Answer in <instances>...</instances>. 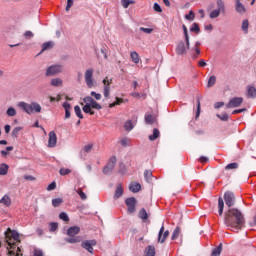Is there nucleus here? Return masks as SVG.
Here are the masks:
<instances>
[{
	"label": "nucleus",
	"instance_id": "1",
	"mask_svg": "<svg viewBox=\"0 0 256 256\" xmlns=\"http://www.w3.org/2000/svg\"><path fill=\"white\" fill-rule=\"evenodd\" d=\"M5 239L7 243V250L9 256H19V253H21V248L17 246V243H21V240L19 239V232L17 231H11V228H8V230L5 232Z\"/></svg>",
	"mask_w": 256,
	"mask_h": 256
},
{
	"label": "nucleus",
	"instance_id": "2",
	"mask_svg": "<svg viewBox=\"0 0 256 256\" xmlns=\"http://www.w3.org/2000/svg\"><path fill=\"white\" fill-rule=\"evenodd\" d=\"M224 221L227 227H232L233 229H241V227H243V223H245V218L239 209L230 208L226 213Z\"/></svg>",
	"mask_w": 256,
	"mask_h": 256
},
{
	"label": "nucleus",
	"instance_id": "3",
	"mask_svg": "<svg viewBox=\"0 0 256 256\" xmlns=\"http://www.w3.org/2000/svg\"><path fill=\"white\" fill-rule=\"evenodd\" d=\"M18 107L28 115H31L32 113H41V105L37 102H32L31 104L27 102H19Z\"/></svg>",
	"mask_w": 256,
	"mask_h": 256
},
{
	"label": "nucleus",
	"instance_id": "4",
	"mask_svg": "<svg viewBox=\"0 0 256 256\" xmlns=\"http://www.w3.org/2000/svg\"><path fill=\"white\" fill-rule=\"evenodd\" d=\"M217 9L210 12V19H217L221 13H225V2L223 0H216Z\"/></svg>",
	"mask_w": 256,
	"mask_h": 256
},
{
	"label": "nucleus",
	"instance_id": "5",
	"mask_svg": "<svg viewBox=\"0 0 256 256\" xmlns=\"http://www.w3.org/2000/svg\"><path fill=\"white\" fill-rule=\"evenodd\" d=\"M63 72V65L61 64H54L47 68L46 70V77H53V75H57Z\"/></svg>",
	"mask_w": 256,
	"mask_h": 256
},
{
	"label": "nucleus",
	"instance_id": "6",
	"mask_svg": "<svg viewBox=\"0 0 256 256\" xmlns=\"http://www.w3.org/2000/svg\"><path fill=\"white\" fill-rule=\"evenodd\" d=\"M85 83L88 89H93L95 87V79H93V69H87L84 74Z\"/></svg>",
	"mask_w": 256,
	"mask_h": 256
},
{
	"label": "nucleus",
	"instance_id": "7",
	"mask_svg": "<svg viewBox=\"0 0 256 256\" xmlns=\"http://www.w3.org/2000/svg\"><path fill=\"white\" fill-rule=\"evenodd\" d=\"M102 83H103V95L106 99H109L111 95V84L113 83V79H109V77H105Z\"/></svg>",
	"mask_w": 256,
	"mask_h": 256
},
{
	"label": "nucleus",
	"instance_id": "8",
	"mask_svg": "<svg viewBox=\"0 0 256 256\" xmlns=\"http://www.w3.org/2000/svg\"><path fill=\"white\" fill-rule=\"evenodd\" d=\"M243 104V97H233L226 104V109H235L237 107H241Z\"/></svg>",
	"mask_w": 256,
	"mask_h": 256
},
{
	"label": "nucleus",
	"instance_id": "9",
	"mask_svg": "<svg viewBox=\"0 0 256 256\" xmlns=\"http://www.w3.org/2000/svg\"><path fill=\"white\" fill-rule=\"evenodd\" d=\"M116 163H117V157L112 156V157L109 159L107 165L103 168V173H104V175H109V173H111V171H112L113 169H115Z\"/></svg>",
	"mask_w": 256,
	"mask_h": 256
},
{
	"label": "nucleus",
	"instance_id": "10",
	"mask_svg": "<svg viewBox=\"0 0 256 256\" xmlns=\"http://www.w3.org/2000/svg\"><path fill=\"white\" fill-rule=\"evenodd\" d=\"M224 201L227 207H233L235 205V194L231 191L225 192Z\"/></svg>",
	"mask_w": 256,
	"mask_h": 256
},
{
	"label": "nucleus",
	"instance_id": "11",
	"mask_svg": "<svg viewBox=\"0 0 256 256\" xmlns=\"http://www.w3.org/2000/svg\"><path fill=\"white\" fill-rule=\"evenodd\" d=\"M125 203H126V206H127V209H128V213H134L136 211V205H137V199H135V197H130V198H127L125 200Z\"/></svg>",
	"mask_w": 256,
	"mask_h": 256
},
{
	"label": "nucleus",
	"instance_id": "12",
	"mask_svg": "<svg viewBox=\"0 0 256 256\" xmlns=\"http://www.w3.org/2000/svg\"><path fill=\"white\" fill-rule=\"evenodd\" d=\"M95 245H97V240H86L82 242L81 247L86 249L88 253H93V247H95Z\"/></svg>",
	"mask_w": 256,
	"mask_h": 256
},
{
	"label": "nucleus",
	"instance_id": "13",
	"mask_svg": "<svg viewBox=\"0 0 256 256\" xmlns=\"http://www.w3.org/2000/svg\"><path fill=\"white\" fill-rule=\"evenodd\" d=\"M167 237H169V230L165 231V226L162 225L158 233V242L163 243Z\"/></svg>",
	"mask_w": 256,
	"mask_h": 256
},
{
	"label": "nucleus",
	"instance_id": "14",
	"mask_svg": "<svg viewBox=\"0 0 256 256\" xmlns=\"http://www.w3.org/2000/svg\"><path fill=\"white\" fill-rule=\"evenodd\" d=\"M57 145V134L55 131L49 132L48 147L53 148Z\"/></svg>",
	"mask_w": 256,
	"mask_h": 256
},
{
	"label": "nucleus",
	"instance_id": "15",
	"mask_svg": "<svg viewBox=\"0 0 256 256\" xmlns=\"http://www.w3.org/2000/svg\"><path fill=\"white\" fill-rule=\"evenodd\" d=\"M187 49H189L187 47V44H185V42L181 41V42H179V44L176 47V53H177V55H185Z\"/></svg>",
	"mask_w": 256,
	"mask_h": 256
},
{
	"label": "nucleus",
	"instance_id": "16",
	"mask_svg": "<svg viewBox=\"0 0 256 256\" xmlns=\"http://www.w3.org/2000/svg\"><path fill=\"white\" fill-rule=\"evenodd\" d=\"M235 11L236 13H240V15H243V13H245V5L241 3V0H235Z\"/></svg>",
	"mask_w": 256,
	"mask_h": 256
},
{
	"label": "nucleus",
	"instance_id": "17",
	"mask_svg": "<svg viewBox=\"0 0 256 256\" xmlns=\"http://www.w3.org/2000/svg\"><path fill=\"white\" fill-rule=\"evenodd\" d=\"M80 231H81L80 227H78V226H71L67 230V235L69 237H75V235H79Z\"/></svg>",
	"mask_w": 256,
	"mask_h": 256
},
{
	"label": "nucleus",
	"instance_id": "18",
	"mask_svg": "<svg viewBox=\"0 0 256 256\" xmlns=\"http://www.w3.org/2000/svg\"><path fill=\"white\" fill-rule=\"evenodd\" d=\"M246 96L248 99H255L256 97V88L253 86H247Z\"/></svg>",
	"mask_w": 256,
	"mask_h": 256
},
{
	"label": "nucleus",
	"instance_id": "19",
	"mask_svg": "<svg viewBox=\"0 0 256 256\" xmlns=\"http://www.w3.org/2000/svg\"><path fill=\"white\" fill-rule=\"evenodd\" d=\"M62 107L65 111V119H69L71 117V104H69V102H64Z\"/></svg>",
	"mask_w": 256,
	"mask_h": 256
},
{
	"label": "nucleus",
	"instance_id": "20",
	"mask_svg": "<svg viewBox=\"0 0 256 256\" xmlns=\"http://www.w3.org/2000/svg\"><path fill=\"white\" fill-rule=\"evenodd\" d=\"M129 190L132 193H139V191H141V184L137 183V182H132L129 186Z\"/></svg>",
	"mask_w": 256,
	"mask_h": 256
},
{
	"label": "nucleus",
	"instance_id": "21",
	"mask_svg": "<svg viewBox=\"0 0 256 256\" xmlns=\"http://www.w3.org/2000/svg\"><path fill=\"white\" fill-rule=\"evenodd\" d=\"M0 204L5 205V207H11V197L4 195L2 199H0Z\"/></svg>",
	"mask_w": 256,
	"mask_h": 256
},
{
	"label": "nucleus",
	"instance_id": "22",
	"mask_svg": "<svg viewBox=\"0 0 256 256\" xmlns=\"http://www.w3.org/2000/svg\"><path fill=\"white\" fill-rule=\"evenodd\" d=\"M65 241L67 243H71V244H73V243H81L82 238H81V236H75V237L74 236H70V238H66Z\"/></svg>",
	"mask_w": 256,
	"mask_h": 256
},
{
	"label": "nucleus",
	"instance_id": "23",
	"mask_svg": "<svg viewBox=\"0 0 256 256\" xmlns=\"http://www.w3.org/2000/svg\"><path fill=\"white\" fill-rule=\"evenodd\" d=\"M183 33H184V39L186 41L187 47H191V43L189 42V32L187 30V26L182 25Z\"/></svg>",
	"mask_w": 256,
	"mask_h": 256
},
{
	"label": "nucleus",
	"instance_id": "24",
	"mask_svg": "<svg viewBox=\"0 0 256 256\" xmlns=\"http://www.w3.org/2000/svg\"><path fill=\"white\" fill-rule=\"evenodd\" d=\"M120 197H123V186H121V184H119L116 187V191L114 194V199H119Z\"/></svg>",
	"mask_w": 256,
	"mask_h": 256
},
{
	"label": "nucleus",
	"instance_id": "25",
	"mask_svg": "<svg viewBox=\"0 0 256 256\" xmlns=\"http://www.w3.org/2000/svg\"><path fill=\"white\" fill-rule=\"evenodd\" d=\"M138 217H139V219H142V221H147V219H149V215L147 214V210H145V208H142L139 211Z\"/></svg>",
	"mask_w": 256,
	"mask_h": 256
},
{
	"label": "nucleus",
	"instance_id": "26",
	"mask_svg": "<svg viewBox=\"0 0 256 256\" xmlns=\"http://www.w3.org/2000/svg\"><path fill=\"white\" fill-rule=\"evenodd\" d=\"M241 29H242L243 33H245V35H247L249 33V20L244 19L242 21Z\"/></svg>",
	"mask_w": 256,
	"mask_h": 256
},
{
	"label": "nucleus",
	"instance_id": "27",
	"mask_svg": "<svg viewBox=\"0 0 256 256\" xmlns=\"http://www.w3.org/2000/svg\"><path fill=\"white\" fill-rule=\"evenodd\" d=\"M130 57L133 63H135L136 65L139 63V61H141V58H139V53L133 51L130 53Z\"/></svg>",
	"mask_w": 256,
	"mask_h": 256
},
{
	"label": "nucleus",
	"instance_id": "28",
	"mask_svg": "<svg viewBox=\"0 0 256 256\" xmlns=\"http://www.w3.org/2000/svg\"><path fill=\"white\" fill-rule=\"evenodd\" d=\"M159 135H161V133L159 132V129L154 128V129H153V134L150 135V136L148 137V139H149L150 141H155L156 139H159Z\"/></svg>",
	"mask_w": 256,
	"mask_h": 256
},
{
	"label": "nucleus",
	"instance_id": "29",
	"mask_svg": "<svg viewBox=\"0 0 256 256\" xmlns=\"http://www.w3.org/2000/svg\"><path fill=\"white\" fill-rule=\"evenodd\" d=\"M144 179L147 183H151V180L153 179V172L151 170H145Z\"/></svg>",
	"mask_w": 256,
	"mask_h": 256
},
{
	"label": "nucleus",
	"instance_id": "30",
	"mask_svg": "<svg viewBox=\"0 0 256 256\" xmlns=\"http://www.w3.org/2000/svg\"><path fill=\"white\" fill-rule=\"evenodd\" d=\"M221 251H223V244H219L216 248L212 250V256H219L221 255Z\"/></svg>",
	"mask_w": 256,
	"mask_h": 256
},
{
	"label": "nucleus",
	"instance_id": "31",
	"mask_svg": "<svg viewBox=\"0 0 256 256\" xmlns=\"http://www.w3.org/2000/svg\"><path fill=\"white\" fill-rule=\"evenodd\" d=\"M225 207V202L223 201V198L219 197L218 198V213L219 215H223V209Z\"/></svg>",
	"mask_w": 256,
	"mask_h": 256
},
{
	"label": "nucleus",
	"instance_id": "32",
	"mask_svg": "<svg viewBox=\"0 0 256 256\" xmlns=\"http://www.w3.org/2000/svg\"><path fill=\"white\" fill-rule=\"evenodd\" d=\"M52 87H61L63 85V80L61 78H54L51 80Z\"/></svg>",
	"mask_w": 256,
	"mask_h": 256
},
{
	"label": "nucleus",
	"instance_id": "33",
	"mask_svg": "<svg viewBox=\"0 0 256 256\" xmlns=\"http://www.w3.org/2000/svg\"><path fill=\"white\" fill-rule=\"evenodd\" d=\"M145 123L147 125H153L155 123V117L151 114H145Z\"/></svg>",
	"mask_w": 256,
	"mask_h": 256
},
{
	"label": "nucleus",
	"instance_id": "34",
	"mask_svg": "<svg viewBox=\"0 0 256 256\" xmlns=\"http://www.w3.org/2000/svg\"><path fill=\"white\" fill-rule=\"evenodd\" d=\"M8 172H9V165L2 163L0 165V175H7Z\"/></svg>",
	"mask_w": 256,
	"mask_h": 256
},
{
	"label": "nucleus",
	"instance_id": "35",
	"mask_svg": "<svg viewBox=\"0 0 256 256\" xmlns=\"http://www.w3.org/2000/svg\"><path fill=\"white\" fill-rule=\"evenodd\" d=\"M134 127H135V124H133V121L131 120L126 121L124 124V129L126 131H133Z\"/></svg>",
	"mask_w": 256,
	"mask_h": 256
},
{
	"label": "nucleus",
	"instance_id": "36",
	"mask_svg": "<svg viewBox=\"0 0 256 256\" xmlns=\"http://www.w3.org/2000/svg\"><path fill=\"white\" fill-rule=\"evenodd\" d=\"M120 145L122 147H129L131 145V139L125 137L120 140Z\"/></svg>",
	"mask_w": 256,
	"mask_h": 256
},
{
	"label": "nucleus",
	"instance_id": "37",
	"mask_svg": "<svg viewBox=\"0 0 256 256\" xmlns=\"http://www.w3.org/2000/svg\"><path fill=\"white\" fill-rule=\"evenodd\" d=\"M57 229H59V224L57 222H51L49 224L50 233H55V231H57Z\"/></svg>",
	"mask_w": 256,
	"mask_h": 256
},
{
	"label": "nucleus",
	"instance_id": "38",
	"mask_svg": "<svg viewBox=\"0 0 256 256\" xmlns=\"http://www.w3.org/2000/svg\"><path fill=\"white\" fill-rule=\"evenodd\" d=\"M121 4L124 7V9H128L129 5H135L134 0H121Z\"/></svg>",
	"mask_w": 256,
	"mask_h": 256
},
{
	"label": "nucleus",
	"instance_id": "39",
	"mask_svg": "<svg viewBox=\"0 0 256 256\" xmlns=\"http://www.w3.org/2000/svg\"><path fill=\"white\" fill-rule=\"evenodd\" d=\"M145 256H155V247L154 246H148L146 248Z\"/></svg>",
	"mask_w": 256,
	"mask_h": 256
},
{
	"label": "nucleus",
	"instance_id": "40",
	"mask_svg": "<svg viewBox=\"0 0 256 256\" xmlns=\"http://www.w3.org/2000/svg\"><path fill=\"white\" fill-rule=\"evenodd\" d=\"M63 204V198H55L52 200L53 207H61Z\"/></svg>",
	"mask_w": 256,
	"mask_h": 256
},
{
	"label": "nucleus",
	"instance_id": "41",
	"mask_svg": "<svg viewBox=\"0 0 256 256\" xmlns=\"http://www.w3.org/2000/svg\"><path fill=\"white\" fill-rule=\"evenodd\" d=\"M181 233V228L176 227L172 233V241H175V239H177L179 237V234Z\"/></svg>",
	"mask_w": 256,
	"mask_h": 256
},
{
	"label": "nucleus",
	"instance_id": "42",
	"mask_svg": "<svg viewBox=\"0 0 256 256\" xmlns=\"http://www.w3.org/2000/svg\"><path fill=\"white\" fill-rule=\"evenodd\" d=\"M82 109L84 113H88L89 115H95V111H93L91 106L89 105H84Z\"/></svg>",
	"mask_w": 256,
	"mask_h": 256
},
{
	"label": "nucleus",
	"instance_id": "43",
	"mask_svg": "<svg viewBox=\"0 0 256 256\" xmlns=\"http://www.w3.org/2000/svg\"><path fill=\"white\" fill-rule=\"evenodd\" d=\"M6 114L8 115V117H15L17 115V111L15 110V108L10 107L7 109Z\"/></svg>",
	"mask_w": 256,
	"mask_h": 256
},
{
	"label": "nucleus",
	"instance_id": "44",
	"mask_svg": "<svg viewBox=\"0 0 256 256\" xmlns=\"http://www.w3.org/2000/svg\"><path fill=\"white\" fill-rule=\"evenodd\" d=\"M217 82V77L215 76H210L208 83H207V87H213V85H215V83Z\"/></svg>",
	"mask_w": 256,
	"mask_h": 256
},
{
	"label": "nucleus",
	"instance_id": "45",
	"mask_svg": "<svg viewBox=\"0 0 256 256\" xmlns=\"http://www.w3.org/2000/svg\"><path fill=\"white\" fill-rule=\"evenodd\" d=\"M75 115L78 116L79 119H83V114L81 113V107L78 105L74 107Z\"/></svg>",
	"mask_w": 256,
	"mask_h": 256
},
{
	"label": "nucleus",
	"instance_id": "46",
	"mask_svg": "<svg viewBox=\"0 0 256 256\" xmlns=\"http://www.w3.org/2000/svg\"><path fill=\"white\" fill-rule=\"evenodd\" d=\"M190 31L192 33H199L201 31L200 28H199V24L193 23L191 28H190Z\"/></svg>",
	"mask_w": 256,
	"mask_h": 256
},
{
	"label": "nucleus",
	"instance_id": "47",
	"mask_svg": "<svg viewBox=\"0 0 256 256\" xmlns=\"http://www.w3.org/2000/svg\"><path fill=\"white\" fill-rule=\"evenodd\" d=\"M54 43L49 41L42 45V51H47V49H51L53 47Z\"/></svg>",
	"mask_w": 256,
	"mask_h": 256
},
{
	"label": "nucleus",
	"instance_id": "48",
	"mask_svg": "<svg viewBox=\"0 0 256 256\" xmlns=\"http://www.w3.org/2000/svg\"><path fill=\"white\" fill-rule=\"evenodd\" d=\"M90 107H91L92 109H97L98 111L101 110V109H103V107L101 106V104H99V103H98L97 101H95V100L91 103Z\"/></svg>",
	"mask_w": 256,
	"mask_h": 256
},
{
	"label": "nucleus",
	"instance_id": "49",
	"mask_svg": "<svg viewBox=\"0 0 256 256\" xmlns=\"http://www.w3.org/2000/svg\"><path fill=\"white\" fill-rule=\"evenodd\" d=\"M93 101H95V100L91 96H86L83 99V102L85 103V105H89V106H91Z\"/></svg>",
	"mask_w": 256,
	"mask_h": 256
},
{
	"label": "nucleus",
	"instance_id": "50",
	"mask_svg": "<svg viewBox=\"0 0 256 256\" xmlns=\"http://www.w3.org/2000/svg\"><path fill=\"white\" fill-rule=\"evenodd\" d=\"M76 193L79 194V197L82 199V201H85L87 199V194H85L82 189L76 190Z\"/></svg>",
	"mask_w": 256,
	"mask_h": 256
},
{
	"label": "nucleus",
	"instance_id": "51",
	"mask_svg": "<svg viewBox=\"0 0 256 256\" xmlns=\"http://www.w3.org/2000/svg\"><path fill=\"white\" fill-rule=\"evenodd\" d=\"M216 117H218V119H220L221 121L229 120V115L227 113L217 114Z\"/></svg>",
	"mask_w": 256,
	"mask_h": 256
},
{
	"label": "nucleus",
	"instance_id": "52",
	"mask_svg": "<svg viewBox=\"0 0 256 256\" xmlns=\"http://www.w3.org/2000/svg\"><path fill=\"white\" fill-rule=\"evenodd\" d=\"M23 129V127H15L12 130V137H19V131H21Z\"/></svg>",
	"mask_w": 256,
	"mask_h": 256
},
{
	"label": "nucleus",
	"instance_id": "53",
	"mask_svg": "<svg viewBox=\"0 0 256 256\" xmlns=\"http://www.w3.org/2000/svg\"><path fill=\"white\" fill-rule=\"evenodd\" d=\"M201 115V100L197 98V110H196V118Z\"/></svg>",
	"mask_w": 256,
	"mask_h": 256
},
{
	"label": "nucleus",
	"instance_id": "54",
	"mask_svg": "<svg viewBox=\"0 0 256 256\" xmlns=\"http://www.w3.org/2000/svg\"><path fill=\"white\" fill-rule=\"evenodd\" d=\"M59 173L62 176L69 175V173H71V169H69V168H61L59 170Z\"/></svg>",
	"mask_w": 256,
	"mask_h": 256
},
{
	"label": "nucleus",
	"instance_id": "55",
	"mask_svg": "<svg viewBox=\"0 0 256 256\" xmlns=\"http://www.w3.org/2000/svg\"><path fill=\"white\" fill-rule=\"evenodd\" d=\"M92 150H93V144H87L83 148L84 153H91Z\"/></svg>",
	"mask_w": 256,
	"mask_h": 256
},
{
	"label": "nucleus",
	"instance_id": "56",
	"mask_svg": "<svg viewBox=\"0 0 256 256\" xmlns=\"http://www.w3.org/2000/svg\"><path fill=\"white\" fill-rule=\"evenodd\" d=\"M239 167V164L237 162H233L230 163L228 165H226L225 169L229 170V169H237Z\"/></svg>",
	"mask_w": 256,
	"mask_h": 256
},
{
	"label": "nucleus",
	"instance_id": "57",
	"mask_svg": "<svg viewBox=\"0 0 256 256\" xmlns=\"http://www.w3.org/2000/svg\"><path fill=\"white\" fill-rule=\"evenodd\" d=\"M59 219H61L62 221H69V216L67 215V213H65V212H61L60 214H59Z\"/></svg>",
	"mask_w": 256,
	"mask_h": 256
},
{
	"label": "nucleus",
	"instance_id": "58",
	"mask_svg": "<svg viewBox=\"0 0 256 256\" xmlns=\"http://www.w3.org/2000/svg\"><path fill=\"white\" fill-rule=\"evenodd\" d=\"M185 19H187L188 21H193V19H195V13H193V11H190L188 14L185 15Z\"/></svg>",
	"mask_w": 256,
	"mask_h": 256
},
{
	"label": "nucleus",
	"instance_id": "59",
	"mask_svg": "<svg viewBox=\"0 0 256 256\" xmlns=\"http://www.w3.org/2000/svg\"><path fill=\"white\" fill-rule=\"evenodd\" d=\"M90 95H91V97H94V99H96V101H101V94H99V93H97V92H95V91H92L91 93H90Z\"/></svg>",
	"mask_w": 256,
	"mask_h": 256
},
{
	"label": "nucleus",
	"instance_id": "60",
	"mask_svg": "<svg viewBox=\"0 0 256 256\" xmlns=\"http://www.w3.org/2000/svg\"><path fill=\"white\" fill-rule=\"evenodd\" d=\"M153 9L156 11V13H163V9H161L159 3H154Z\"/></svg>",
	"mask_w": 256,
	"mask_h": 256
},
{
	"label": "nucleus",
	"instance_id": "61",
	"mask_svg": "<svg viewBox=\"0 0 256 256\" xmlns=\"http://www.w3.org/2000/svg\"><path fill=\"white\" fill-rule=\"evenodd\" d=\"M140 31H142L143 33H147L148 35H150V33H153L152 28L140 27Z\"/></svg>",
	"mask_w": 256,
	"mask_h": 256
},
{
	"label": "nucleus",
	"instance_id": "62",
	"mask_svg": "<svg viewBox=\"0 0 256 256\" xmlns=\"http://www.w3.org/2000/svg\"><path fill=\"white\" fill-rule=\"evenodd\" d=\"M56 187H57V184H56L55 182H52V183H50V184L48 185L47 191H53V190L56 189Z\"/></svg>",
	"mask_w": 256,
	"mask_h": 256
},
{
	"label": "nucleus",
	"instance_id": "63",
	"mask_svg": "<svg viewBox=\"0 0 256 256\" xmlns=\"http://www.w3.org/2000/svg\"><path fill=\"white\" fill-rule=\"evenodd\" d=\"M33 256H43V250L41 249H35Z\"/></svg>",
	"mask_w": 256,
	"mask_h": 256
},
{
	"label": "nucleus",
	"instance_id": "64",
	"mask_svg": "<svg viewBox=\"0 0 256 256\" xmlns=\"http://www.w3.org/2000/svg\"><path fill=\"white\" fill-rule=\"evenodd\" d=\"M73 7V0H67L66 11Z\"/></svg>",
	"mask_w": 256,
	"mask_h": 256
}]
</instances>
